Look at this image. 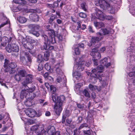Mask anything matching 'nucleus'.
I'll list each match as a JSON object with an SVG mask.
<instances>
[{
  "label": "nucleus",
  "mask_w": 135,
  "mask_h": 135,
  "mask_svg": "<svg viewBox=\"0 0 135 135\" xmlns=\"http://www.w3.org/2000/svg\"><path fill=\"white\" fill-rule=\"evenodd\" d=\"M101 65H99L96 69H94L92 71V73L88 72L87 74L90 75L92 78H90V81L95 83L97 82V79H98L99 81L102 79L101 76H103V74H100L104 71V67H108L110 66V64L108 62V59L105 57L100 61Z\"/></svg>",
  "instance_id": "1"
},
{
  "label": "nucleus",
  "mask_w": 135,
  "mask_h": 135,
  "mask_svg": "<svg viewBox=\"0 0 135 135\" xmlns=\"http://www.w3.org/2000/svg\"><path fill=\"white\" fill-rule=\"evenodd\" d=\"M33 77L32 75H28L27 76L25 81L22 83V84L25 88L21 92L20 97L21 99H22L25 97H27L30 93H32L35 90V87L34 86H32L31 88H29L26 85L27 84L32 82Z\"/></svg>",
  "instance_id": "2"
},
{
  "label": "nucleus",
  "mask_w": 135,
  "mask_h": 135,
  "mask_svg": "<svg viewBox=\"0 0 135 135\" xmlns=\"http://www.w3.org/2000/svg\"><path fill=\"white\" fill-rule=\"evenodd\" d=\"M25 114L27 116L31 118H33L35 116L39 117L41 114H37L35 110L32 109H25L24 111H22L21 113V118L22 120L24 121L25 126L31 125L34 123L33 120L28 119L25 117Z\"/></svg>",
  "instance_id": "3"
},
{
  "label": "nucleus",
  "mask_w": 135,
  "mask_h": 135,
  "mask_svg": "<svg viewBox=\"0 0 135 135\" xmlns=\"http://www.w3.org/2000/svg\"><path fill=\"white\" fill-rule=\"evenodd\" d=\"M52 98L53 101L55 103L57 101L55 104L54 111L57 115H59L62 110V103L65 97L63 95L57 97L55 95H53Z\"/></svg>",
  "instance_id": "4"
},
{
  "label": "nucleus",
  "mask_w": 135,
  "mask_h": 135,
  "mask_svg": "<svg viewBox=\"0 0 135 135\" xmlns=\"http://www.w3.org/2000/svg\"><path fill=\"white\" fill-rule=\"evenodd\" d=\"M95 4L99 6L104 10L108 11L109 13L114 14L117 11L114 6H110L109 4L104 0H97L95 2Z\"/></svg>",
  "instance_id": "5"
},
{
  "label": "nucleus",
  "mask_w": 135,
  "mask_h": 135,
  "mask_svg": "<svg viewBox=\"0 0 135 135\" xmlns=\"http://www.w3.org/2000/svg\"><path fill=\"white\" fill-rule=\"evenodd\" d=\"M79 59V62H77V60L75 59V61L76 62V64H75L74 67V70L75 71L73 73V76L74 78H75L77 80L81 79V76L80 74L76 70H79L80 71H83L84 69L85 66L84 62H83L82 60Z\"/></svg>",
  "instance_id": "6"
},
{
  "label": "nucleus",
  "mask_w": 135,
  "mask_h": 135,
  "mask_svg": "<svg viewBox=\"0 0 135 135\" xmlns=\"http://www.w3.org/2000/svg\"><path fill=\"white\" fill-rule=\"evenodd\" d=\"M9 61L5 59V62L4 63V67L5 68V70L6 72L9 71L10 74L15 73L14 69L16 66L17 65L15 63L13 62L8 64Z\"/></svg>",
  "instance_id": "7"
},
{
  "label": "nucleus",
  "mask_w": 135,
  "mask_h": 135,
  "mask_svg": "<svg viewBox=\"0 0 135 135\" xmlns=\"http://www.w3.org/2000/svg\"><path fill=\"white\" fill-rule=\"evenodd\" d=\"M96 35L97 37H93L91 38L90 43H88V46H90L92 45H94L95 42H98L102 40L104 37V35L100 31L97 32Z\"/></svg>",
  "instance_id": "8"
},
{
  "label": "nucleus",
  "mask_w": 135,
  "mask_h": 135,
  "mask_svg": "<svg viewBox=\"0 0 135 135\" xmlns=\"http://www.w3.org/2000/svg\"><path fill=\"white\" fill-rule=\"evenodd\" d=\"M96 14L97 17L95 18H98L101 20H103L105 19L108 20H111L113 18L112 16L105 15L102 11L99 9H96Z\"/></svg>",
  "instance_id": "9"
},
{
  "label": "nucleus",
  "mask_w": 135,
  "mask_h": 135,
  "mask_svg": "<svg viewBox=\"0 0 135 135\" xmlns=\"http://www.w3.org/2000/svg\"><path fill=\"white\" fill-rule=\"evenodd\" d=\"M48 33L49 35V40L48 39V37L46 35H45L44 36L45 40H47V42L46 43L49 44L55 43L56 41L54 38L55 36L54 31V30H51L50 32H49Z\"/></svg>",
  "instance_id": "10"
},
{
  "label": "nucleus",
  "mask_w": 135,
  "mask_h": 135,
  "mask_svg": "<svg viewBox=\"0 0 135 135\" xmlns=\"http://www.w3.org/2000/svg\"><path fill=\"white\" fill-rule=\"evenodd\" d=\"M13 1L16 3L20 4L18 7H13V11L14 12H18L21 10L22 9V7L26 3V2L23 0H13Z\"/></svg>",
  "instance_id": "11"
},
{
  "label": "nucleus",
  "mask_w": 135,
  "mask_h": 135,
  "mask_svg": "<svg viewBox=\"0 0 135 135\" xmlns=\"http://www.w3.org/2000/svg\"><path fill=\"white\" fill-rule=\"evenodd\" d=\"M28 26L29 28L31 29V30L30 31L31 33L37 37H38L39 36V33L37 31H35L39 29L40 27L38 25L30 24Z\"/></svg>",
  "instance_id": "12"
},
{
  "label": "nucleus",
  "mask_w": 135,
  "mask_h": 135,
  "mask_svg": "<svg viewBox=\"0 0 135 135\" xmlns=\"http://www.w3.org/2000/svg\"><path fill=\"white\" fill-rule=\"evenodd\" d=\"M49 52L46 51L44 54V57L43 58L42 55L41 54H39L37 57V61L38 63H41L44 60L45 61H47L49 59Z\"/></svg>",
  "instance_id": "13"
},
{
  "label": "nucleus",
  "mask_w": 135,
  "mask_h": 135,
  "mask_svg": "<svg viewBox=\"0 0 135 135\" xmlns=\"http://www.w3.org/2000/svg\"><path fill=\"white\" fill-rule=\"evenodd\" d=\"M27 42L26 44V45L24 46V47L25 48L31 50L33 48V45L32 43H34L35 42V41L31 38H28L27 40Z\"/></svg>",
  "instance_id": "14"
},
{
  "label": "nucleus",
  "mask_w": 135,
  "mask_h": 135,
  "mask_svg": "<svg viewBox=\"0 0 135 135\" xmlns=\"http://www.w3.org/2000/svg\"><path fill=\"white\" fill-rule=\"evenodd\" d=\"M100 32H102V34L103 35L108 34L109 33H113L114 32V30L113 29L109 28H101L100 30Z\"/></svg>",
  "instance_id": "15"
},
{
  "label": "nucleus",
  "mask_w": 135,
  "mask_h": 135,
  "mask_svg": "<svg viewBox=\"0 0 135 135\" xmlns=\"http://www.w3.org/2000/svg\"><path fill=\"white\" fill-rule=\"evenodd\" d=\"M63 65L62 62L57 64L55 67L57 74L59 75H62L63 74V72L60 69V67Z\"/></svg>",
  "instance_id": "16"
},
{
  "label": "nucleus",
  "mask_w": 135,
  "mask_h": 135,
  "mask_svg": "<svg viewBox=\"0 0 135 135\" xmlns=\"http://www.w3.org/2000/svg\"><path fill=\"white\" fill-rule=\"evenodd\" d=\"M49 44H48V43H46V42H45L43 47H42V49L47 50L46 51H48L49 53L50 52L49 51L55 50L54 47L50 46Z\"/></svg>",
  "instance_id": "17"
},
{
  "label": "nucleus",
  "mask_w": 135,
  "mask_h": 135,
  "mask_svg": "<svg viewBox=\"0 0 135 135\" xmlns=\"http://www.w3.org/2000/svg\"><path fill=\"white\" fill-rule=\"evenodd\" d=\"M89 88L90 90L92 91L94 90L97 92L99 91L101 89V87H98L96 85H93L91 84L89 85Z\"/></svg>",
  "instance_id": "18"
},
{
  "label": "nucleus",
  "mask_w": 135,
  "mask_h": 135,
  "mask_svg": "<svg viewBox=\"0 0 135 135\" xmlns=\"http://www.w3.org/2000/svg\"><path fill=\"white\" fill-rule=\"evenodd\" d=\"M30 19L34 21H37L38 20V16L34 13H32L29 15Z\"/></svg>",
  "instance_id": "19"
},
{
  "label": "nucleus",
  "mask_w": 135,
  "mask_h": 135,
  "mask_svg": "<svg viewBox=\"0 0 135 135\" xmlns=\"http://www.w3.org/2000/svg\"><path fill=\"white\" fill-rule=\"evenodd\" d=\"M93 23L94 26L97 29H99L104 26V24L102 22H98L94 21Z\"/></svg>",
  "instance_id": "20"
},
{
  "label": "nucleus",
  "mask_w": 135,
  "mask_h": 135,
  "mask_svg": "<svg viewBox=\"0 0 135 135\" xmlns=\"http://www.w3.org/2000/svg\"><path fill=\"white\" fill-rule=\"evenodd\" d=\"M43 76L46 80H49L51 82L53 81V78L49 75V74L48 73H45L43 75Z\"/></svg>",
  "instance_id": "21"
},
{
  "label": "nucleus",
  "mask_w": 135,
  "mask_h": 135,
  "mask_svg": "<svg viewBox=\"0 0 135 135\" xmlns=\"http://www.w3.org/2000/svg\"><path fill=\"white\" fill-rule=\"evenodd\" d=\"M55 131V129L54 127L52 126L48 130L47 132L49 135H52Z\"/></svg>",
  "instance_id": "22"
},
{
  "label": "nucleus",
  "mask_w": 135,
  "mask_h": 135,
  "mask_svg": "<svg viewBox=\"0 0 135 135\" xmlns=\"http://www.w3.org/2000/svg\"><path fill=\"white\" fill-rule=\"evenodd\" d=\"M12 51L15 52H18L19 50L18 46L15 44L12 45Z\"/></svg>",
  "instance_id": "23"
},
{
  "label": "nucleus",
  "mask_w": 135,
  "mask_h": 135,
  "mask_svg": "<svg viewBox=\"0 0 135 135\" xmlns=\"http://www.w3.org/2000/svg\"><path fill=\"white\" fill-rule=\"evenodd\" d=\"M17 19L20 22L22 23H25L27 20L26 18L23 17H19Z\"/></svg>",
  "instance_id": "24"
},
{
  "label": "nucleus",
  "mask_w": 135,
  "mask_h": 135,
  "mask_svg": "<svg viewBox=\"0 0 135 135\" xmlns=\"http://www.w3.org/2000/svg\"><path fill=\"white\" fill-rule=\"evenodd\" d=\"M82 93L84 96L88 98L90 97V94L88 91L86 89H84L82 91Z\"/></svg>",
  "instance_id": "25"
},
{
  "label": "nucleus",
  "mask_w": 135,
  "mask_h": 135,
  "mask_svg": "<svg viewBox=\"0 0 135 135\" xmlns=\"http://www.w3.org/2000/svg\"><path fill=\"white\" fill-rule=\"evenodd\" d=\"M45 69L47 71H49L50 72H52L53 71L52 69H51V67L50 64L48 63L45 64Z\"/></svg>",
  "instance_id": "26"
},
{
  "label": "nucleus",
  "mask_w": 135,
  "mask_h": 135,
  "mask_svg": "<svg viewBox=\"0 0 135 135\" xmlns=\"http://www.w3.org/2000/svg\"><path fill=\"white\" fill-rule=\"evenodd\" d=\"M83 83H79L76 84L75 86V90H80V87L83 86Z\"/></svg>",
  "instance_id": "27"
},
{
  "label": "nucleus",
  "mask_w": 135,
  "mask_h": 135,
  "mask_svg": "<svg viewBox=\"0 0 135 135\" xmlns=\"http://www.w3.org/2000/svg\"><path fill=\"white\" fill-rule=\"evenodd\" d=\"M6 50L8 52H10L12 51V45L11 46L9 44L6 47Z\"/></svg>",
  "instance_id": "28"
},
{
  "label": "nucleus",
  "mask_w": 135,
  "mask_h": 135,
  "mask_svg": "<svg viewBox=\"0 0 135 135\" xmlns=\"http://www.w3.org/2000/svg\"><path fill=\"white\" fill-rule=\"evenodd\" d=\"M102 79L100 81V82L102 84V85L103 87H105L106 86L108 85V83L107 82V80L105 79V80H102V79H103V78H102Z\"/></svg>",
  "instance_id": "29"
},
{
  "label": "nucleus",
  "mask_w": 135,
  "mask_h": 135,
  "mask_svg": "<svg viewBox=\"0 0 135 135\" xmlns=\"http://www.w3.org/2000/svg\"><path fill=\"white\" fill-rule=\"evenodd\" d=\"M28 38V37H26V39L23 38H22V45L24 47V46L26 45V44L27 43V40L28 39V38Z\"/></svg>",
  "instance_id": "30"
},
{
  "label": "nucleus",
  "mask_w": 135,
  "mask_h": 135,
  "mask_svg": "<svg viewBox=\"0 0 135 135\" xmlns=\"http://www.w3.org/2000/svg\"><path fill=\"white\" fill-rule=\"evenodd\" d=\"M25 55L26 54V57H27L28 61H27V65H28L31 62V58L29 56V55H28L26 52L25 53Z\"/></svg>",
  "instance_id": "31"
},
{
  "label": "nucleus",
  "mask_w": 135,
  "mask_h": 135,
  "mask_svg": "<svg viewBox=\"0 0 135 135\" xmlns=\"http://www.w3.org/2000/svg\"><path fill=\"white\" fill-rule=\"evenodd\" d=\"M18 74L21 77H23L25 76V71L23 70H20Z\"/></svg>",
  "instance_id": "32"
},
{
  "label": "nucleus",
  "mask_w": 135,
  "mask_h": 135,
  "mask_svg": "<svg viewBox=\"0 0 135 135\" xmlns=\"http://www.w3.org/2000/svg\"><path fill=\"white\" fill-rule=\"evenodd\" d=\"M81 6L82 9L85 11L87 10V5L85 3H84L81 4Z\"/></svg>",
  "instance_id": "33"
},
{
  "label": "nucleus",
  "mask_w": 135,
  "mask_h": 135,
  "mask_svg": "<svg viewBox=\"0 0 135 135\" xmlns=\"http://www.w3.org/2000/svg\"><path fill=\"white\" fill-rule=\"evenodd\" d=\"M23 106L21 104V103H19L17 105V109L19 110H21L22 109L23 110L21 111L20 113L21 114V112L22 111H24V110L23 109Z\"/></svg>",
  "instance_id": "34"
},
{
  "label": "nucleus",
  "mask_w": 135,
  "mask_h": 135,
  "mask_svg": "<svg viewBox=\"0 0 135 135\" xmlns=\"http://www.w3.org/2000/svg\"><path fill=\"white\" fill-rule=\"evenodd\" d=\"M134 47L132 46H131L128 47L127 49V51L128 52H132V53H135V49H133Z\"/></svg>",
  "instance_id": "35"
},
{
  "label": "nucleus",
  "mask_w": 135,
  "mask_h": 135,
  "mask_svg": "<svg viewBox=\"0 0 135 135\" xmlns=\"http://www.w3.org/2000/svg\"><path fill=\"white\" fill-rule=\"evenodd\" d=\"M79 48L78 47H76L74 49V55H78L80 54V51L79 50Z\"/></svg>",
  "instance_id": "36"
},
{
  "label": "nucleus",
  "mask_w": 135,
  "mask_h": 135,
  "mask_svg": "<svg viewBox=\"0 0 135 135\" xmlns=\"http://www.w3.org/2000/svg\"><path fill=\"white\" fill-rule=\"evenodd\" d=\"M50 90L54 94L55 92L56 89V88L53 85H51L50 86Z\"/></svg>",
  "instance_id": "37"
},
{
  "label": "nucleus",
  "mask_w": 135,
  "mask_h": 135,
  "mask_svg": "<svg viewBox=\"0 0 135 135\" xmlns=\"http://www.w3.org/2000/svg\"><path fill=\"white\" fill-rule=\"evenodd\" d=\"M6 18V22H4L3 23H2L0 25V28L3 27V26H5L6 24L8 23L9 22V20L7 19V18Z\"/></svg>",
  "instance_id": "38"
},
{
  "label": "nucleus",
  "mask_w": 135,
  "mask_h": 135,
  "mask_svg": "<svg viewBox=\"0 0 135 135\" xmlns=\"http://www.w3.org/2000/svg\"><path fill=\"white\" fill-rule=\"evenodd\" d=\"M79 15L80 17L83 18H85L86 17V15L85 13L82 12L80 13L79 14Z\"/></svg>",
  "instance_id": "39"
},
{
  "label": "nucleus",
  "mask_w": 135,
  "mask_h": 135,
  "mask_svg": "<svg viewBox=\"0 0 135 135\" xmlns=\"http://www.w3.org/2000/svg\"><path fill=\"white\" fill-rule=\"evenodd\" d=\"M88 127V125L86 123L82 124L78 128L79 130L80 129H82L84 127Z\"/></svg>",
  "instance_id": "40"
},
{
  "label": "nucleus",
  "mask_w": 135,
  "mask_h": 135,
  "mask_svg": "<svg viewBox=\"0 0 135 135\" xmlns=\"http://www.w3.org/2000/svg\"><path fill=\"white\" fill-rule=\"evenodd\" d=\"M21 77L18 73L15 75V78L16 80L19 81L20 80Z\"/></svg>",
  "instance_id": "41"
},
{
  "label": "nucleus",
  "mask_w": 135,
  "mask_h": 135,
  "mask_svg": "<svg viewBox=\"0 0 135 135\" xmlns=\"http://www.w3.org/2000/svg\"><path fill=\"white\" fill-rule=\"evenodd\" d=\"M101 57V55L100 53L99 52L96 53L95 57L97 59H99Z\"/></svg>",
  "instance_id": "42"
},
{
  "label": "nucleus",
  "mask_w": 135,
  "mask_h": 135,
  "mask_svg": "<svg viewBox=\"0 0 135 135\" xmlns=\"http://www.w3.org/2000/svg\"><path fill=\"white\" fill-rule=\"evenodd\" d=\"M128 97L129 98V99H131L132 100V99H133L134 98H135V96L132 94H131L129 93Z\"/></svg>",
  "instance_id": "43"
},
{
  "label": "nucleus",
  "mask_w": 135,
  "mask_h": 135,
  "mask_svg": "<svg viewBox=\"0 0 135 135\" xmlns=\"http://www.w3.org/2000/svg\"><path fill=\"white\" fill-rule=\"evenodd\" d=\"M60 75H59L58 76L56 79L57 82L59 83H60L61 81L62 80V78L61 77H60Z\"/></svg>",
  "instance_id": "44"
},
{
  "label": "nucleus",
  "mask_w": 135,
  "mask_h": 135,
  "mask_svg": "<svg viewBox=\"0 0 135 135\" xmlns=\"http://www.w3.org/2000/svg\"><path fill=\"white\" fill-rule=\"evenodd\" d=\"M74 135H77L79 134V131L78 130V129H76L74 130Z\"/></svg>",
  "instance_id": "45"
},
{
  "label": "nucleus",
  "mask_w": 135,
  "mask_h": 135,
  "mask_svg": "<svg viewBox=\"0 0 135 135\" xmlns=\"http://www.w3.org/2000/svg\"><path fill=\"white\" fill-rule=\"evenodd\" d=\"M106 49L105 47H103L100 49L99 51L100 52H103Z\"/></svg>",
  "instance_id": "46"
},
{
  "label": "nucleus",
  "mask_w": 135,
  "mask_h": 135,
  "mask_svg": "<svg viewBox=\"0 0 135 135\" xmlns=\"http://www.w3.org/2000/svg\"><path fill=\"white\" fill-rule=\"evenodd\" d=\"M81 22L80 21H79L77 22L78 26L76 28L77 30H79V29L81 28Z\"/></svg>",
  "instance_id": "47"
},
{
  "label": "nucleus",
  "mask_w": 135,
  "mask_h": 135,
  "mask_svg": "<svg viewBox=\"0 0 135 135\" xmlns=\"http://www.w3.org/2000/svg\"><path fill=\"white\" fill-rule=\"evenodd\" d=\"M93 61L94 62V65H98V62L97 60V59H92Z\"/></svg>",
  "instance_id": "48"
},
{
  "label": "nucleus",
  "mask_w": 135,
  "mask_h": 135,
  "mask_svg": "<svg viewBox=\"0 0 135 135\" xmlns=\"http://www.w3.org/2000/svg\"><path fill=\"white\" fill-rule=\"evenodd\" d=\"M84 133L85 134H87L88 135H89L90 134V131L89 130L86 131H84Z\"/></svg>",
  "instance_id": "49"
},
{
  "label": "nucleus",
  "mask_w": 135,
  "mask_h": 135,
  "mask_svg": "<svg viewBox=\"0 0 135 135\" xmlns=\"http://www.w3.org/2000/svg\"><path fill=\"white\" fill-rule=\"evenodd\" d=\"M84 44L83 43H80L78 45V47L79 48H83L84 46Z\"/></svg>",
  "instance_id": "50"
},
{
  "label": "nucleus",
  "mask_w": 135,
  "mask_h": 135,
  "mask_svg": "<svg viewBox=\"0 0 135 135\" xmlns=\"http://www.w3.org/2000/svg\"><path fill=\"white\" fill-rule=\"evenodd\" d=\"M78 107L80 109H83L84 107V105L83 104H77Z\"/></svg>",
  "instance_id": "51"
},
{
  "label": "nucleus",
  "mask_w": 135,
  "mask_h": 135,
  "mask_svg": "<svg viewBox=\"0 0 135 135\" xmlns=\"http://www.w3.org/2000/svg\"><path fill=\"white\" fill-rule=\"evenodd\" d=\"M91 63V62L90 61H88L86 62L85 64V65L87 67H88L90 65V64Z\"/></svg>",
  "instance_id": "52"
},
{
  "label": "nucleus",
  "mask_w": 135,
  "mask_h": 135,
  "mask_svg": "<svg viewBox=\"0 0 135 135\" xmlns=\"http://www.w3.org/2000/svg\"><path fill=\"white\" fill-rule=\"evenodd\" d=\"M43 66L42 65H39L38 66V70L39 71H41L42 69H43Z\"/></svg>",
  "instance_id": "53"
},
{
  "label": "nucleus",
  "mask_w": 135,
  "mask_h": 135,
  "mask_svg": "<svg viewBox=\"0 0 135 135\" xmlns=\"http://www.w3.org/2000/svg\"><path fill=\"white\" fill-rule=\"evenodd\" d=\"M46 28L47 31H49V32H50L51 30H53L51 29L50 28V25H48L46 26Z\"/></svg>",
  "instance_id": "54"
},
{
  "label": "nucleus",
  "mask_w": 135,
  "mask_h": 135,
  "mask_svg": "<svg viewBox=\"0 0 135 135\" xmlns=\"http://www.w3.org/2000/svg\"><path fill=\"white\" fill-rule=\"evenodd\" d=\"M66 117L65 115H63L62 116V123H64L66 119Z\"/></svg>",
  "instance_id": "55"
},
{
  "label": "nucleus",
  "mask_w": 135,
  "mask_h": 135,
  "mask_svg": "<svg viewBox=\"0 0 135 135\" xmlns=\"http://www.w3.org/2000/svg\"><path fill=\"white\" fill-rule=\"evenodd\" d=\"M90 55L93 57H95L96 53H95L94 52H93L92 51H91V52L90 53Z\"/></svg>",
  "instance_id": "56"
},
{
  "label": "nucleus",
  "mask_w": 135,
  "mask_h": 135,
  "mask_svg": "<svg viewBox=\"0 0 135 135\" xmlns=\"http://www.w3.org/2000/svg\"><path fill=\"white\" fill-rule=\"evenodd\" d=\"M45 85L47 89H49V87L50 88V86L49 85V83H45Z\"/></svg>",
  "instance_id": "57"
},
{
  "label": "nucleus",
  "mask_w": 135,
  "mask_h": 135,
  "mask_svg": "<svg viewBox=\"0 0 135 135\" xmlns=\"http://www.w3.org/2000/svg\"><path fill=\"white\" fill-rule=\"evenodd\" d=\"M98 50L97 48H95L92 49V51L95 52V53H97V52L98 51Z\"/></svg>",
  "instance_id": "58"
},
{
  "label": "nucleus",
  "mask_w": 135,
  "mask_h": 135,
  "mask_svg": "<svg viewBox=\"0 0 135 135\" xmlns=\"http://www.w3.org/2000/svg\"><path fill=\"white\" fill-rule=\"evenodd\" d=\"M88 29H89V31L90 32H94V31H93L92 30V27L91 26H89Z\"/></svg>",
  "instance_id": "59"
},
{
  "label": "nucleus",
  "mask_w": 135,
  "mask_h": 135,
  "mask_svg": "<svg viewBox=\"0 0 135 135\" xmlns=\"http://www.w3.org/2000/svg\"><path fill=\"white\" fill-rule=\"evenodd\" d=\"M60 135V132L57 131L56 132H54V134L52 135Z\"/></svg>",
  "instance_id": "60"
},
{
  "label": "nucleus",
  "mask_w": 135,
  "mask_h": 135,
  "mask_svg": "<svg viewBox=\"0 0 135 135\" xmlns=\"http://www.w3.org/2000/svg\"><path fill=\"white\" fill-rule=\"evenodd\" d=\"M8 128L7 127H4L2 128V132H4L6 131V130Z\"/></svg>",
  "instance_id": "61"
},
{
  "label": "nucleus",
  "mask_w": 135,
  "mask_h": 135,
  "mask_svg": "<svg viewBox=\"0 0 135 135\" xmlns=\"http://www.w3.org/2000/svg\"><path fill=\"white\" fill-rule=\"evenodd\" d=\"M78 120L79 123H81L82 120V117H79L78 118Z\"/></svg>",
  "instance_id": "62"
},
{
  "label": "nucleus",
  "mask_w": 135,
  "mask_h": 135,
  "mask_svg": "<svg viewBox=\"0 0 135 135\" xmlns=\"http://www.w3.org/2000/svg\"><path fill=\"white\" fill-rule=\"evenodd\" d=\"M50 115V112L48 111H47L45 113V115L46 116H49Z\"/></svg>",
  "instance_id": "63"
},
{
  "label": "nucleus",
  "mask_w": 135,
  "mask_h": 135,
  "mask_svg": "<svg viewBox=\"0 0 135 135\" xmlns=\"http://www.w3.org/2000/svg\"><path fill=\"white\" fill-rule=\"evenodd\" d=\"M28 1L32 3H35L36 2L37 0H28Z\"/></svg>",
  "instance_id": "64"
}]
</instances>
